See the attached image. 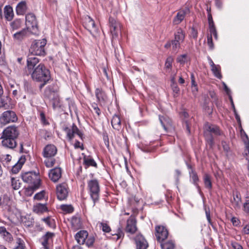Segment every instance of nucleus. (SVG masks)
<instances>
[{
  "mask_svg": "<svg viewBox=\"0 0 249 249\" xmlns=\"http://www.w3.org/2000/svg\"><path fill=\"white\" fill-rule=\"evenodd\" d=\"M5 240L7 241L10 242L13 240V237L12 235L8 232L6 233L5 235L3 236Z\"/></svg>",
  "mask_w": 249,
  "mask_h": 249,
  "instance_id": "864d4df0",
  "label": "nucleus"
},
{
  "mask_svg": "<svg viewBox=\"0 0 249 249\" xmlns=\"http://www.w3.org/2000/svg\"><path fill=\"white\" fill-rule=\"evenodd\" d=\"M53 233L48 232L45 235L42 237L41 239V243L42 246L41 249H50V245L53 241Z\"/></svg>",
  "mask_w": 249,
  "mask_h": 249,
  "instance_id": "4468645a",
  "label": "nucleus"
},
{
  "mask_svg": "<svg viewBox=\"0 0 249 249\" xmlns=\"http://www.w3.org/2000/svg\"><path fill=\"white\" fill-rule=\"evenodd\" d=\"M23 180L30 185H35V188H39L40 184V179L39 176L32 172H26L22 176Z\"/></svg>",
  "mask_w": 249,
  "mask_h": 249,
  "instance_id": "39448f33",
  "label": "nucleus"
},
{
  "mask_svg": "<svg viewBox=\"0 0 249 249\" xmlns=\"http://www.w3.org/2000/svg\"><path fill=\"white\" fill-rule=\"evenodd\" d=\"M57 152L55 146L52 144L47 145L44 149L43 155L46 158H51L54 156Z\"/></svg>",
  "mask_w": 249,
  "mask_h": 249,
  "instance_id": "6ab92c4d",
  "label": "nucleus"
},
{
  "mask_svg": "<svg viewBox=\"0 0 249 249\" xmlns=\"http://www.w3.org/2000/svg\"><path fill=\"white\" fill-rule=\"evenodd\" d=\"M26 159L25 156H21L20 159L18 160V162L17 163L22 167V165L25 162Z\"/></svg>",
  "mask_w": 249,
  "mask_h": 249,
  "instance_id": "4d7b16f0",
  "label": "nucleus"
},
{
  "mask_svg": "<svg viewBox=\"0 0 249 249\" xmlns=\"http://www.w3.org/2000/svg\"><path fill=\"white\" fill-rule=\"evenodd\" d=\"M245 156L247 160L249 161V145H247L245 150Z\"/></svg>",
  "mask_w": 249,
  "mask_h": 249,
  "instance_id": "bf43d9fd",
  "label": "nucleus"
},
{
  "mask_svg": "<svg viewBox=\"0 0 249 249\" xmlns=\"http://www.w3.org/2000/svg\"><path fill=\"white\" fill-rule=\"evenodd\" d=\"M7 105V102L4 97L0 96V107H5Z\"/></svg>",
  "mask_w": 249,
  "mask_h": 249,
  "instance_id": "603ef678",
  "label": "nucleus"
},
{
  "mask_svg": "<svg viewBox=\"0 0 249 249\" xmlns=\"http://www.w3.org/2000/svg\"><path fill=\"white\" fill-rule=\"evenodd\" d=\"M71 224L74 229H78L81 227L80 220L78 217H72L71 220Z\"/></svg>",
  "mask_w": 249,
  "mask_h": 249,
  "instance_id": "473e14b6",
  "label": "nucleus"
},
{
  "mask_svg": "<svg viewBox=\"0 0 249 249\" xmlns=\"http://www.w3.org/2000/svg\"><path fill=\"white\" fill-rule=\"evenodd\" d=\"M26 25L27 30L37 28V21L34 14L29 13L26 16Z\"/></svg>",
  "mask_w": 249,
  "mask_h": 249,
  "instance_id": "2eb2a0df",
  "label": "nucleus"
},
{
  "mask_svg": "<svg viewBox=\"0 0 249 249\" xmlns=\"http://www.w3.org/2000/svg\"><path fill=\"white\" fill-rule=\"evenodd\" d=\"M156 236L157 240L161 242L165 239L168 235L167 229L162 226H157L155 228Z\"/></svg>",
  "mask_w": 249,
  "mask_h": 249,
  "instance_id": "ddd939ff",
  "label": "nucleus"
},
{
  "mask_svg": "<svg viewBox=\"0 0 249 249\" xmlns=\"http://www.w3.org/2000/svg\"><path fill=\"white\" fill-rule=\"evenodd\" d=\"M125 230L127 232H129L131 234H133L137 230L136 227V220L134 217L130 216L128 219Z\"/></svg>",
  "mask_w": 249,
  "mask_h": 249,
  "instance_id": "dca6fc26",
  "label": "nucleus"
},
{
  "mask_svg": "<svg viewBox=\"0 0 249 249\" xmlns=\"http://www.w3.org/2000/svg\"><path fill=\"white\" fill-rule=\"evenodd\" d=\"M21 165L17 163L13 167L11 171H12V173H13L14 174H17L18 172H19V171L21 169Z\"/></svg>",
  "mask_w": 249,
  "mask_h": 249,
  "instance_id": "8fccbe9b",
  "label": "nucleus"
},
{
  "mask_svg": "<svg viewBox=\"0 0 249 249\" xmlns=\"http://www.w3.org/2000/svg\"><path fill=\"white\" fill-rule=\"evenodd\" d=\"M159 119L161 125L165 130H166L168 127L171 126V121L168 118L164 116H160Z\"/></svg>",
  "mask_w": 249,
  "mask_h": 249,
  "instance_id": "c756f323",
  "label": "nucleus"
},
{
  "mask_svg": "<svg viewBox=\"0 0 249 249\" xmlns=\"http://www.w3.org/2000/svg\"><path fill=\"white\" fill-rule=\"evenodd\" d=\"M243 231L245 234H249V223L245 225Z\"/></svg>",
  "mask_w": 249,
  "mask_h": 249,
  "instance_id": "052dcab7",
  "label": "nucleus"
},
{
  "mask_svg": "<svg viewBox=\"0 0 249 249\" xmlns=\"http://www.w3.org/2000/svg\"><path fill=\"white\" fill-rule=\"evenodd\" d=\"M11 184L13 189L15 190L18 189L20 187V183L18 182L14 178H11Z\"/></svg>",
  "mask_w": 249,
  "mask_h": 249,
  "instance_id": "37998d69",
  "label": "nucleus"
},
{
  "mask_svg": "<svg viewBox=\"0 0 249 249\" xmlns=\"http://www.w3.org/2000/svg\"><path fill=\"white\" fill-rule=\"evenodd\" d=\"M61 169L56 167L52 169L49 173V178L54 182H57L61 177Z\"/></svg>",
  "mask_w": 249,
  "mask_h": 249,
  "instance_id": "aec40b11",
  "label": "nucleus"
},
{
  "mask_svg": "<svg viewBox=\"0 0 249 249\" xmlns=\"http://www.w3.org/2000/svg\"><path fill=\"white\" fill-rule=\"evenodd\" d=\"M88 233L86 231H80L75 235V238L79 244H84L88 238Z\"/></svg>",
  "mask_w": 249,
  "mask_h": 249,
  "instance_id": "412c9836",
  "label": "nucleus"
},
{
  "mask_svg": "<svg viewBox=\"0 0 249 249\" xmlns=\"http://www.w3.org/2000/svg\"><path fill=\"white\" fill-rule=\"evenodd\" d=\"M209 95L211 96L212 99L213 100V101H215L216 99L215 97V93L213 91H209Z\"/></svg>",
  "mask_w": 249,
  "mask_h": 249,
  "instance_id": "69168bd1",
  "label": "nucleus"
},
{
  "mask_svg": "<svg viewBox=\"0 0 249 249\" xmlns=\"http://www.w3.org/2000/svg\"><path fill=\"white\" fill-rule=\"evenodd\" d=\"M50 98L53 96V99L51 102L52 104L53 109H56L59 108L61 107L59 99L58 96L55 94L54 92L51 93Z\"/></svg>",
  "mask_w": 249,
  "mask_h": 249,
  "instance_id": "b1692460",
  "label": "nucleus"
},
{
  "mask_svg": "<svg viewBox=\"0 0 249 249\" xmlns=\"http://www.w3.org/2000/svg\"><path fill=\"white\" fill-rule=\"evenodd\" d=\"M204 181L205 186L208 189L212 188V183L210 176L208 174H205L204 177Z\"/></svg>",
  "mask_w": 249,
  "mask_h": 249,
  "instance_id": "f704fd0d",
  "label": "nucleus"
},
{
  "mask_svg": "<svg viewBox=\"0 0 249 249\" xmlns=\"http://www.w3.org/2000/svg\"><path fill=\"white\" fill-rule=\"evenodd\" d=\"M55 160L53 158H48L45 160V164L46 166L48 167H51L53 166L55 163Z\"/></svg>",
  "mask_w": 249,
  "mask_h": 249,
  "instance_id": "ea45409f",
  "label": "nucleus"
},
{
  "mask_svg": "<svg viewBox=\"0 0 249 249\" xmlns=\"http://www.w3.org/2000/svg\"><path fill=\"white\" fill-rule=\"evenodd\" d=\"M101 227L102 229V230L104 232H108L110 231V228L108 225H107L106 223H100Z\"/></svg>",
  "mask_w": 249,
  "mask_h": 249,
  "instance_id": "09e8293b",
  "label": "nucleus"
},
{
  "mask_svg": "<svg viewBox=\"0 0 249 249\" xmlns=\"http://www.w3.org/2000/svg\"><path fill=\"white\" fill-rule=\"evenodd\" d=\"M231 221L234 226H237L239 225V221L236 217H232L231 219Z\"/></svg>",
  "mask_w": 249,
  "mask_h": 249,
  "instance_id": "680f3d73",
  "label": "nucleus"
},
{
  "mask_svg": "<svg viewBox=\"0 0 249 249\" xmlns=\"http://www.w3.org/2000/svg\"><path fill=\"white\" fill-rule=\"evenodd\" d=\"M191 178H192L194 182H196L198 180L197 176L195 173H192L191 175Z\"/></svg>",
  "mask_w": 249,
  "mask_h": 249,
  "instance_id": "338daca9",
  "label": "nucleus"
},
{
  "mask_svg": "<svg viewBox=\"0 0 249 249\" xmlns=\"http://www.w3.org/2000/svg\"><path fill=\"white\" fill-rule=\"evenodd\" d=\"M8 231H6L5 228L3 227H0V234L3 236V235H5L6 233Z\"/></svg>",
  "mask_w": 249,
  "mask_h": 249,
  "instance_id": "e2e57ef3",
  "label": "nucleus"
},
{
  "mask_svg": "<svg viewBox=\"0 0 249 249\" xmlns=\"http://www.w3.org/2000/svg\"><path fill=\"white\" fill-rule=\"evenodd\" d=\"M222 145L223 148V149L225 151H226V152L229 151V150L230 149V147H229V145L227 144V143L226 142L222 141Z\"/></svg>",
  "mask_w": 249,
  "mask_h": 249,
  "instance_id": "5fc2aeb1",
  "label": "nucleus"
},
{
  "mask_svg": "<svg viewBox=\"0 0 249 249\" xmlns=\"http://www.w3.org/2000/svg\"><path fill=\"white\" fill-rule=\"evenodd\" d=\"M93 111L98 115H99L100 112V109L98 108V107L96 105H94L92 106Z\"/></svg>",
  "mask_w": 249,
  "mask_h": 249,
  "instance_id": "0e129e2a",
  "label": "nucleus"
},
{
  "mask_svg": "<svg viewBox=\"0 0 249 249\" xmlns=\"http://www.w3.org/2000/svg\"><path fill=\"white\" fill-rule=\"evenodd\" d=\"M243 209L246 213H249V199H247L243 205Z\"/></svg>",
  "mask_w": 249,
  "mask_h": 249,
  "instance_id": "3c124183",
  "label": "nucleus"
},
{
  "mask_svg": "<svg viewBox=\"0 0 249 249\" xmlns=\"http://www.w3.org/2000/svg\"><path fill=\"white\" fill-rule=\"evenodd\" d=\"M111 124L114 129L118 130H120L121 127V121L118 115H115L113 116L111 120Z\"/></svg>",
  "mask_w": 249,
  "mask_h": 249,
  "instance_id": "393cba45",
  "label": "nucleus"
},
{
  "mask_svg": "<svg viewBox=\"0 0 249 249\" xmlns=\"http://www.w3.org/2000/svg\"><path fill=\"white\" fill-rule=\"evenodd\" d=\"M30 73L33 80L43 83L40 86L41 88L44 86L51 78L49 71L42 64L37 65Z\"/></svg>",
  "mask_w": 249,
  "mask_h": 249,
  "instance_id": "f03ea898",
  "label": "nucleus"
},
{
  "mask_svg": "<svg viewBox=\"0 0 249 249\" xmlns=\"http://www.w3.org/2000/svg\"><path fill=\"white\" fill-rule=\"evenodd\" d=\"M189 12L188 9L180 10L177 14V16L175 17L173 20V23L174 24H178L180 23L184 18V17Z\"/></svg>",
  "mask_w": 249,
  "mask_h": 249,
  "instance_id": "4be33fe9",
  "label": "nucleus"
},
{
  "mask_svg": "<svg viewBox=\"0 0 249 249\" xmlns=\"http://www.w3.org/2000/svg\"><path fill=\"white\" fill-rule=\"evenodd\" d=\"M173 61V59L171 57H169L167 58L165 62V67L167 69H170L172 67V64Z\"/></svg>",
  "mask_w": 249,
  "mask_h": 249,
  "instance_id": "de8ad7c7",
  "label": "nucleus"
},
{
  "mask_svg": "<svg viewBox=\"0 0 249 249\" xmlns=\"http://www.w3.org/2000/svg\"><path fill=\"white\" fill-rule=\"evenodd\" d=\"M95 95L98 101H105L107 98L105 93L100 89H97L95 90Z\"/></svg>",
  "mask_w": 249,
  "mask_h": 249,
  "instance_id": "7c9ffc66",
  "label": "nucleus"
},
{
  "mask_svg": "<svg viewBox=\"0 0 249 249\" xmlns=\"http://www.w3.org/2000/svg\"><path fill=\"white\" fill-rule=\"evenodd\" d=\"M11 26L13 30H17L21 26V21L17 19L11 23Z\"/></svg>",
  "mask_w": 249,
  "mask_h": 249,
  "instance_id": "e433bc0d",
  "label": "nucleus"
},
{
  "mask_svg": "<svg viewBox=\"0 0 249 249\" xmlns=\"http://www.w3.org/2000/svg\"><path fill=\"white\" fill-rule=\"evenodd\" d=\"M187 55L182 54L177 58V61L180 64H184L187 61Z\"/></svg>",
  "mask_w": 249,
  "mask_h": 249,
  "instance_id": "79ce46f5",
  "label": "nucleus"
},
{
  "mask_svg": "<svg viewBox=\"0 0 249 249\" xmlns=\"http://www.w3.org/2000/svg\"><path fill=\"white\" fill-rule=\"evenodd\" d=\"M161 247L162 249H174V243L172 241H168L164 242H161Z\"/></svg>",
  "mask_w": 249,
  "mask_h": 249,
  "instance_id": "2f4dec72",
  "label": "nucleus"
},
{
  "mask_svg": "<svg viewBox=\"0 0 249 249\" xmlns=\"http://www.w3.org/2000/svg\"><path fill=\"white\" fill-rule=\"evenodd\" d=\"M211 70L216 77L219 79L222 78V75L220 73V67L219 65H215L211 68Z\"/></svg>",
  "mask_w": 249,
  "mask_h": 249,
  "instance_id": "72a5a7b5",
  "label": "nucleus"
},
{
  "mask_svg": "<svg viewBox=\"0 0 249 249\" xmlns=\"http://www.w3.org/2000/svg\"><path fill=\"white\" fill-rule=\"evenodd\" d=\"M61 208L63 211L68 213H71L73 210L71 205H61Z\"/></svg>",
  "mask_w": 249,
  "mask_h": 249,
  "instance_id": "a19ab883",
  "label": "nucleus"
},
{
  "mask_svg": "<svg viewBox=\"0 0 249 249\" xmlns=\"http://www.w3.org/2000/svg\"><path fill=\"white\" fill-rule=\"evenodd\" d=\"M19 134L18 127L11 125L5 128L1 136L2 145L5 147L14 149L17 145L16 139Z\"/></svg>",
  "mask_w": 249,
  "mask_h": 249,
  "instance_id": "f257e3e1",
  "label": "nucleus"
},
{
  "mask_svg": "<svg viewBox=\"0 0 249 249\" xmlns=\"http://www.w3.org/2000/svg\"><path fill=\"white\" fill-rule=\"evenodd\" d=\"M27 10L26 4L25 1L19 2L16 7L17 13L18 15H23Z\"/></svg>",
  "mask_w": 249,
  "mask_h": 249,
  "instance_id": "cd10ccee",
  "label": "nucleus"
},
{
  "mask_svg": "<svg viewBox=\"0 0 249 249\" xmlns=\"http://www.w3.org/2000/svg\"><path fill=\"white\" fill-rule=\"evenodd\" d=\"M85 27L92 36H96L98 35V30L95 27L94 21L89 16L85 18Z\"/></svg>",
  "mask_w": 249,
  "mask_h": 249,
  "instance_id": "9b49d317",
  "label": "nucleus"
},
{
  "mask_svg": "<svg viewBox=\"0 0 249 249\" xmlns=\"http://www.w3.org/2000/svg\"><path fill=\"white\" fill-rule=\"evenodd\" d=\"M27 68L29 72H31L36 67V65L39 62L38 59L34 55L30 54L27 58Z\"/></svg>",
  "mask_w": 249,
  "mask_h": 249,
  "instance_id": "a211bd4d",
  "label": "nucleus"
},
{
  "mask_svg": "<svg viewBox=\"0 0 249 249\" xmlns=\"http://www.w3.org/2000/svg\"><path fill=\"white\" fill-rule=\"evenodd\" d=\"M17 120L18 117L15 112L12 110L4 111L0 116V123L3 125L15 122Z\"/></svg>",
  "mask_w": 249,
  "mask_h": 249,
  "instance_id": "6e6552de",
  "label": "nucleus"
},
{
  "mask_svg": "<svg viewBox=\"0 0 249 249\" xmlns=\"http://www.w3.org/2000/svg\"><path fill=\"white\" fill-rule=\"evenodd\" d=\"M33 211L37 213H41L47 211L46 204L37 203L34 206Z\"/></svg>",
  "mask_w": 249,
  "mask_h": 249,
  "instance_id": "a878e982",
  "label": "nucleus"
},
{
  "mask_svg": "<svg viewBox=\"0 0 249 249\" xmlns=\"http://www.w3.org/2000/svg\"><path fill=\"white\" fill-rule=\"evenodd\" d=\"M191 36L194 38H196L197 36V31L194 28H192Z\"/></svg>",
  "mask_w": 249,
  "mask_h": 249,
  "instance_id": "6e6d98bb",
  "label": "nucleus"
},
{
  "mask_svg": "<svg viewBox=\"0 0 249 249\" xmlns=\"http://www.w3.org/2000/svg\"><path fill=\"white\" fill-rule=\"evenodd\" d=\"M207 44L210 49L213 50L214 48L212 35H208L207 36Z\"/></svg>",
  "mask_w": 249,
  "mask_h": 249,
  "instance_id": "a18cd8bd",
  "label": "nucleus"
},
{
  "mask_svg": "<svg viewBox=\"0 0 249 249\" xmlns=\"http://www.w3.org/2000/svg\"><path fill=\"white\" fill-rule=\"evenodd\" d=\"M64 131L66 134L67 139L70 141H71L75 135L78 136L81 139H83V135L82 133L74 124H73L71 126L64 128Z\"/></svg>",
  "mask_w": 249,
  "mask_h": 249,
  "instance_id": "1a4fd4ad",
  "label": "nucleus"
},
{
  "mask_svg": "<svg viewBox=\"0 0 249 249\" xmlns=\"http://www.w3.org/2000/svg\"><path fill=\"white\" fill-rule=\"evenodd\" d=\"M137 249H146L148 244L142 234H138L135 237Z\"/></svg>",
  "mask_w": 249,
  "mask_h": 249,
  "instance_id": "f3484780",
  "label": "nucleus"
},
{
  "mask_svg": "<svg viewBox=\"0 0 249 249\" xmlns=\"http://www.w3.org/2000/svg\"><path fill=\"white\" fill-rule=\"evenodd\" d=\"M68 194L67 185L66 183L60 184L56 186V195L58 199L61 200L66 199Z\"/></svg>",
  "mask_w": 249,
  "mask_h": 249,
  "instance_id": "f8f14e48",
  "label": "nucleus"
},
{
  "mask_svg": "<svg viewBox=\"0 0 249 249\" xmlns=\"http://www.w3.org/2000/svg\"><path fill=\"white\" fill-rule=\"evenodd\" d=\"M88 188L91 198H92L94 205L98 200L100 191L98 182L96 179L89 180L88 182Z\"/></svg>",
  "mask_w": 249,
  "mask_h": 249,
  "instance_id": "423d86ee",
  "label": "nucleus"
},
{
  "mask_svg": "<svg viewBox=\"0 0 249 249\" xmlns=\"http://www.w3.org/2000/svg\"><path fill=\"white\" fill-rule=\"evenodd\" d=\"M84 161L85 164L87 166H96V163L92 159L85 158Z\"/></svg>",
  "mask_w": 249,
  "mask_h": 249,
  "instance_id": "4c0bfd02",
  "label": "nucleus"
},
{
  "mask_svg": "<svg viewBox=\"0 0 249 249\" xmlns=\"http://www.w3.org/2000/svg\"><path fill=\"white\" fill-rule=\"evenodd\" d=\"M38 188H35V185H30L29 187L25 189V194L27 196H31L34 191L37 189Z\"/></svg>",
  "mask_w": 249,
  "mask_h": 249,
  "instance_id": "c9c22d12",
  "label": "nucleus"
},
{
  "mask_svg": "<svg viewBox=\"0 0 249 249\" xmlns=\"http://www.w3.org/2000/svg\"><path fill=\"white\" fill-rule=\"evenodd\" d=\"M185 36L184 31L181 28L177 29L174 34V39L172 40V48L174 52H178L180 47V44L183 42Z\"/></svg>",
  "mask_w": 249,
  "mask_h": 249,
  "instance_id": "0eeeda50",
  "label": "nucleus"
},
{
  "mask_svg": "<svg viewBox=\"0 0 249 249\" xmlns=\"http://www.w3.org/2000/svg\"><path fill=\"white\" fill-rule=\"evenodd\" d=\"M231 203L235 209H238L240 208L241 198L239 193H236L233 195V199H231Z\"/></svg>",
  "mask_w": 249,
  "mask_h": 249,
  "instance_id": "5701e85b",
  "label": "nucleus"
},
{
  "mask_svg": "<svg viewBox=\"0 0 249 249\" xmlns=\"http://www.w3.org/2000/svg\"><path fill=\"white\" fill-rule=\"evenodd\" d=\"M45 195V192L44 191H41L39 193H37L34 196V199L38 200H40L42 199Z\"/></svg>",
  "mask_w": 249,
  "mask_h": 249,
  "instance_id": "49530a36",
  "label": "nucleus"
},
{
  "mask_svg": "<svg viewBox=\"0 0 249 249\" xmlns=\"http://www.w3.org/2000/svg\"><path fill=\"white\" fill-rule=\"evenodd\" d=\"M28 30L27 29H24L14 34V39L20 41L22 40L26 36Z\"/></svg>",
  "mask_w": 249,
  "mask_h": 249,
  "instance_id": "c85d7f7f",
  "label": "nucleus"
},
{
  "mask_svg": "<svg viewBox=\"0 0 249 249\" xmlns=\"http://www.w3.org/2000/svg\"><path fill=\"white\" fill-rule=\"evenodd\" d=\"M4 12L5 18L9 21L11 20L14 16L12 8L10 6H6Z\"/></svg>",
  "mask_w": 249,
  "mask_h": 249,
  "instance_id": "bb28decb",
  "label": "nucleus"
},
{
  "mask_svg": "<svg viewBox=\"0 0 249 249\" xmlns=\"http://www.w3.org/2000/svg\"><path fill=\"white\" fill-rule=\"evenodd\" d=\"M173 89L174 91L176 93H178L179 90V88L177 86L176 84H174L173 86Z\"/></svg>",
  "mask_w": 249,
  "mask_h": 249,
  "instance_id": "774afa93",
  "label": "nucleus"
},
{
  "mask_svg": "<svg viewBox=\"0 0 249 249\" xmlns=\"http://www.w3.org/2000/svg\"><path fill=\"white\" fill-rule=\"evenodd\" d=\"M231 246L233 249H243L242 246L240 244L236 242L232 243Z\"/></svg>",
  "mask_w": 249,
  "mask_h": 249,
  "instance_id": "13d9d810",
  "label": "nucleus"
},
{
  "mask_svg": "<svg viewBox=\"0 0 249 249\" xmlns=\"http://www.w3.org/2000/svg\"><path fill=\"white\" fill-rule=\"evenodd\" d=\"M212 134L215 135H221V132L217 126L208 123L206 124L204 126V136L207 143L211 147H212L213 143Z\"/></svg>",
  "mask_w": 249,
  "mask_h": 249,
  "instance_id": "7ed1b4c3",
  "label": "nucleus"
},
{
  "mask_svg": "<svg viewBox=\"0 0 249 249\" xmlns=\"http://www.w3.org/2000/svg\"><path fill=\"white\" fill-rule=\"evenodd\" d=\"M46 44L45 39L35 40L34 41L29 49L30 54L34 55H41L44 54V46Z\"/></svg>",
  "mask_w": 249,
  "mask_h": 249,
  "instance_id": "20e7f679",
  "label": "nucleus"
},
{
  "mask_svg": "<svg viewBox=\"0 0 249 249\" xmlns=\"http://www.w3.org/2000/svg\"><path fill=\"white\" fill-rule=\"evenodd\" d=\"M95 239L93 236H88V238L86 240V242L85 243L86 245L89 247H90L92 246L94 242Z\"/></svg>",
  "mask_w": 249,
  "mask_h": 249,
  "instance_id": "58836bf2",
  "label": "nucleus"
},
{
  "mask_svg": "<svg viewBox=\"0 0 249 249\" xmlns=\"http://www.w3.org/2000/svg\"><path fill=\"white\" fill-rule=\"evenodd\" d=\"M109 24L110 27V32L112 35V38L115 39L118 36L120 33L121 25L116 19L113 18H109Z\"/></svg>",
  "mask_w": 249,
  "mask_h": 249,
  "instance_id": "9d476101",
  "label": "nucleus"
},
{
  "mask_svg": "<svg viewBox=\"0 0 249 249\" xmlns=\"http://www.w3.org/2000/svg\"><path fill=\"white\" fill-rule=\"evenodd\" d=\"M17 243L18 246L13 249H24V242L22 239L18 238L17 239Z\"/></svg>",
  "mask_w": 249,
  "mask_h": 249,
  "instance_id": "c03bdc74",
  "label": "nucleus"
}]
</instances>
